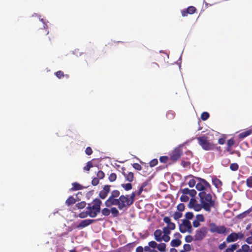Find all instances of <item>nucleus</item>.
<instances>
[{
	"instance_id": "obj_1",
	"label": "nucleus",
	"mask_w": 252,
	"mask_h": 252,
	"mask_svg": "<svg viewBox=\"0 0 252 252\" xmlns=\"http://www.w3.org/2000/svg\"><path fill=\"white\" fill-rule=\"evenodd\" d=\"M118 190H113L108 198L105 201V205L107 207H111L113 205L118 206L119 210L127 209L131 204L128 199V195H121Z\"/></svg>"
},
{
	"instance_id": "obj_2",
	"label": "nucleus",
	"mask_w": 252,
	"mask_h": 252,
	"mask_svg": "<svg viewBox=\"0 0 252 252\" xmlns=\"http://www.w3.org/2000/svg\"><path fill=\"white\" fill-rule=\"evenodd\" d=\"M94 204L92 206L91 204H88L86 208V212H82L78 215L80 218H85L87 216L91 218H95L98 213L100 212V206L102 203L101 201L97 198L93 200Z\"/></svg>"
},
{
	"instance_id": "obj_3",
	"label": "nucleus",
	"mask_w": 252,
	"mask_h": 252,
	"mask_svg": "<svg viewBox=\"0 0 252 252\" xmlns=\"http://www.w3.org/2000/svg\"><path fill=\"white\" fill-rule=\"evenodd\" d=\"M163 221L167 223V225L163 228L162 231L158 229V242L164 241L167 242L170 240L169 235L171 230H174L176 226L174 223L171 221V219L168 217H165Z\"/></svg>"
},
{
	"instance_id": "obj_4",
	"label": "nucleus",
	"mask_w": 252,
	"mask_h": 252,
	"mask_svg": "<svg viewBox=\"0 0 252 252\" xmlns=\"http://www.w3.org/2000/svg\"><path fill=\"white\" fill-rule=\"evenodd\" d=\"M200 203L203 204V209L210 212L211 208L215 207V201L213 199L210 193H206L204 191L199 193Z\"/></svg>"
},
{
	"instance_id": "obj_5",
	"label": "nucleus",
	"mask_w": 252,
	"mask_h": 252,
	"mask_svg": "<svg viewBox=\"0 0 252 252\" xmlns=\"http://www.w3.org/2000/svg\"><path fill=\"white\" fill-rule=\"evenodd\" d=\"M198 144L203 149L206 151L213 150L215 149L216 145L209 141L208 137L205 136H202L196 138Z\"/></svg>"
},
{
	"instance_id": "obj_6",
	"label": "nucleus",
	"mask_w": 252,
	"mask_h": 252,
	"mask_svg": "<svg viewBox=\"0 0 252 252\" xmlns=\"http://www.w3.org/2000/svg\"><path fill=\"white\" fill-rule=\"evenodd\" d=\"M210 231L211 233H217L218 234H225L229 232V229H227L224 225L218 226L215 223H211Z\"/></svg>"
},
{
	"instance_id": "obj_7",
	"label": "nucleus",
	"mask_w": 252,
	"mask_h": 252,
	"mask_svg": "<svg viewBox=\"0 0 252 252\" xmlns=\"http://www.w3.org/2000/svg\"><path fill=\"white\" fill-rule=\"evenodd\" d=\"M179 230L183 233L187 231L191 233L192 232V226L189 220H183L182 223L179 225Z\"/></svg>"
},
{
	"instance_id": "obj_8",
	"label": "nucleus",
	"mask_w": 252,
	"mask_h": 252,
	"mask_svg": "<svg viewBox=\"0 0 252 252\" xmlns=\"http://www.w3.org/2000/svg\"><path fill=\"white\" fill-rule=\"evenodd\" d=\"M207 232L208 230L206 227H202L196 230L194 235V240L195 241L202 240L206 236Z\"/></svg>"
},
{
	"instance_id": "obj_9",
	"label": "nucleus",
	"mask_w": 252,
	"mask_h": 252,
	"mask_svg": "<svg viewBox=\"0 0 252 252\" xmlns=\"http://www.w3.org/2000/svg\"><path fill=\"white\" fill-rule=\"evenodd\" d=\"M199 182L196 185V189L199 191H203L207 188L211 189L210 185L203 179L198 178Z\"/></svg>"
},
{
	"instance_id": "obj_10",
	"label": "nucleus",
	"mask_w": 252,
	"mask_h": 252,
	"mask_svg": "<svg viewBox=\"0 0 252 252\" xmlns=\"http://www.w3.org/2000/svg\"><path fill=\"white\" fill-rule=\"evenodd\" d=\"M182 155V150L179 148H176L170 154V159L172 161L176 162L181 158Z\"/></svg>"
},
{
	"instance_id": "obj_11",
	"label": "nucleus",
	"mask_w": 252,
	"mask_h": 252,
	"mask_svg": "<svg viewBox=\"0 0 252 252\" xmlns=\"http://www.w3.org/2000/svg\"><path fill=\"white\" fill-rule=\"evenodd\" d=\"M110 185H104L103 187L102 190L100 191L99 193V197L102 199H104L106 198L108 195V193L110 191Z\"/></svg>"
},
{
	"instance_id": "obj_12",
	"label": "nucleus",
	"mask_w": 252,
	"mask_h": 252,
	"mask_svg": "<svg viewBox=\"0 0 252 252\" xmlns=\"http://www.w3.org/2000/svg\"><path fill=\"white\" fill-rule=\"evenodd\" d=\"M196 11V9L193 6H190L186 9L182 10V15L183 17L187 16L188 14H193Z\"/></svg>"
},
{
	"instance_id": "obj_13",
	"label": "nucleus",
	"mask_w": 252,
	"mask_h": 252,
	"mask_svg": "<svg viewBox=\"0 0 252 252\" xmlns=\"http://www.w3.org/2000/svg\"><path fill=\"white\" fill-rule=\"evenodd\" d=\"M95 220H94L86 219L82 220L81 222L77 225V228L78 229L82 228L88 226L90 224L94 222Z\"/></svg>"
},
{
	"instance_id": "obj_14",
	"label": "nucleus",
	"mask_w": 252,
	"mask_h": 252,
	"mask_svg": "<svg viewBox=\"0 0 252 252\" xmlns=\"http://www.w3.org/2000/svg\"><path fill=\"white\" fill-rule=\"evenodd\" d=\"M169 55L165 52L160 51L158 55V60L162 63H168Z\"/></svg>"
},
{
	"instance_id": "obj_15",
	"label": "nucleus",
	"mask_w": 252,
	"mask_h": 252,
	"mask_svg": "<svg viewBox=\"0 0 252 252\" xmlns=\"http://www.w3.org/2000/svg\"><path fill=\"white\" fill-rule=\"evenodd\" d=\"M181 191L182 193V194L186 195L189 194L192 197H194L197 193L195 189H189L188 188H185L184 189H182L181 190Z\"/></svg>"
},
{
	"instance_id": "obj_16",
	"label": "nucleus",
	"mask_w": 252,
	"mask_h": 252,
	"mask_svg": "<svg viewBox=\"0 0 252 252\" xmlns=\"http://www.w3.org/2000/svg\"><path fill=\"white\" fill-rule=\"evenodd\" d=\"M237 240H238L237 235L235 232H233L230 234L226 239V241L227 243L235 242Z\"/></svg>"
},
{
	"instance_id": "obj_17",
	"label": "nucleus",
	"mask_w": 252,
	"mask_h": 252,
	"mask_svg": "<svg viewBox=\"0 0 252 252\" xmlns=\"http://www.w3.org/2000/svg\"><path fill=\"white\" fill-rule=\"evenodd\" d=\"M123 174L125 177L126 181L129 182H131L133 181L134 178V175L132 172H128V174H126L125 173H124Z\"/></svg>"
},
{
	"instance_id": "obj_18",
	"label": "nucleus",
	"mask_w": 252,
	"mask_h": 252,
	"mask_svg": "<svg viewBox=\"0 0 252 252\" xmlns=\"http://www.w3.org/2000/svg\"><path fill=\"white\" fill-rule=\"evenodd\" d=\"M182 244V242L179 239L172 240L170 242V245L173 247H178Z\"/></svg>"
},
{
	"instance_id": "obj_19",
	"label": "nucleus",
	"mask_w": 252,
	"mask_h": 252,
	"mask_svg": "<svg viewBox=\"0 0 252 252\" xmlns=\"http://www.w3.org/2000/svg\"><path fill=\"white\" fill-rule=\"evenodd\" d=\"M212 182L213 185L218 189L220 188L222 185L221 181L217 178L213 179Z\"/></svg>"
},
{
	"instance_id": "obj_20",
	"label": "nucleus",
	"mask_w": 252,
	"mask_h": 252,
	"mask_svg": "<svg viewBox=\"0 0 252 252\" xmlns=\"http://www.w3.org/2000/svg\"><path fill=\"white\" fill-rule=\"evenodd\" d=\"M76 200L72 196H70L65 201V204L68 206L74 204Z\"/></svg>"
},
{
	"instance_id": "obj_21",
	"label": "nucleus",
	"mask_w": 252,
	"mask_h": 252,
	"mask_svg": "<svg viewBox=\"0 0 252 252\" xmlns=\"http://www.w3.org/2000/svg\"><path fill=\"white\" fill-rule=\"evenodd\" d=\"M252 131L251 130H248L243 132H241L239 135V137L241 139H243L249 135H250L252 133Z\"/></svg>"
},
{
	"instance_id": "obj_22",
	"label": "nucleus",
	"mask_w": 252,
	"mask_h": 252,
	"mask_svg": "<svg viewBox=\"0 0 252 252\" xmlns=\"http://www.w3.org/2000/svg\"><path fill=\"white\" fill-rule=\"evenodd\" d=\"M197 203L196 200L195 198H191L188 204V207L190 209H192Z\"/></svg>"
},
{
	"instance_id": "obj_23",
	"label": "nucleus",
	"mask_w": 252,
	"mask_h": 252,
	"mask_svg": "<svg viewBox=\"0 0 252 252\" xmlns=\"http://www.w3.org/2000/svg\"><path fill=\"white\" fill-rule=\"evenodd\" d=\"M110 213H111L113 217H117L119 215V211L116 207L111 208Z\"/></svg>"
},
{
	"instance_id": "obj_24",
	"label": "nucleus",
	"mask_w": 252,
	"mask_h": 252,
	"mask_svg": "<svg viewBox=\"0 0 252 252\" xmlns=\"http://www.w3.org/2000/svg\"><path fill=\"white\" fill-rule=\"evenodd\" d=\"M73 188L71 189L72 190H80L83 189V187L78 183L75 182L72 184Z\"/></svg>"
},
{
	"instance_id": "obj_25",
	"label": "nucleus",
	"mask_w": 252,
	"mask_h": 252,
	"mask_svg": "<svg viewBox=\"0 0 252 252\" xmlns=\"http://www.w3.org/2000/svg\"><path fill=\"white\" fill-rule=\"evenodd\" d=\"M93 167V163L91 161H88L87 162L86 165L83 167V170L84 171H90L91 168Z\"/></svg>"
},
{
	"instance_id": "obj_26",
	"label": "nucleus",
	"mask_w": 252,
	"mask_h": 252,
	"mask_svg": "<svg viewBox=\"0 0 252 252\" xmlns=\"http://www.w3.org/2000/svg\"><path fill=\"white\" fill-rule=\"evenodd\" d=\"M86 205V203L85 201H81L79 203H78L76 204V207L79 209H82L85 207Z\"/></svg>"
},
{
	"instance_id": "obj_27",
	"label": "nucleus",
	"mask_w": 252,
	"mask_h": 252,
	"mask_svg": "<svg viewBox=\"0 0 252 252\" xmlns=\"http://www.w3.org/2000/svg\"><path fill=\"white\" fill-rule=\"evenodd\" d=\"M136 195L135 192H132L130 195H128V199L130 201V203L132 205L134 201V197Z\"/></svg>"
},
{
	"instance_id": "obj_28",
	"label": "nucleus",
	"mask_w": 252,
	"mask_h": 252,
	"mask_svg": "<svg viewBox=\"0 0 252 252\" xmlns=\"http://www.w3.org/2000/svg\"><path fill=\"white\" fill-rule=\"evenodd\" d=\"M196 212L200 211L202 209H203V204L202 203H197L192 208Z\"/></svg>"
},
{
	"instance_id": "obj_29",
	"label": "nucleus",
	"mask_w": 252,
	"mask_h": 252,
	"mask_svg": "<svg viewBox=\"0 0 252 252\" xmlns=\"http://www.w3.org/2000/svg\"><path fill=\"white\" fill-rule=\"evenodd\" d=\"M210 115L207 112H203L201 115V119L203 121H206L209 118Z\"/></svg>"
},
{
	"instance_id": "obj_30",
	"label": "nucleus",
	"mask_w": 252,
	"mask_h": 252,
	"mask_svg": "<svg viewBox=\"0 0 252 252\" xmlns=\"http://www.w3.org/2000/svg\"><path fill=\"white\" fill-rule=\"evenodd\" d=\"M230 168L232 171H237L239 168V165L236 163H233L230 164Z\"/></svg>"
},
{
	"instance_id": "obj_31",
	"label": "nucleus",
	"mask_w": 252,
	"mask_h": 252,
	"mask_svg": "<svg viewBox=\"0 0 252 252\" xmlns=\"http://www.w3.org/2000/svg\"><path fill=\"white\" fill-rule=\"evenodd\" d=\"M247 186L250 188H252V176H250L246 180Z\"/></svg>"
},
{
	"instance_id": "obj_32",
	"label": "nucleus",
	"mask_w": 252,
	"mask_h": 252,
	"mask_svg": "<svg viewBox=\"0 0 252 252\" xmlns=\"http://www.w3.org/2000/svg\"><path fill=\"white\" fill-rule=\"evenodd\" d=\"M182 217V213L181 212H175L173 217L175 220H178Z\"/></svg>"
},
{
	"instance_id": "obj_33",
	"label": "nucleus",
	"mask_w": 252,
	"mask_h": 252,
	"mask_svg": "<svg viewBox=\"0 0 252 252\" xmlns=\"http://www.w3.org/2000/svg\"><path fill=\"white\" fill-rule=\"evenodd\" d=\"M96 176L98 179H103L105 177V174L102 171L99 170L97 172Z\"/></svg>"
},
{
	"instance_id": "obj_34",
	"label": "nucleus",
	"mask_w": 252,
	"mask_h": 252,
	"mask_svg": "<svg viewBox=\"0 0 252 252\" xmlns=\"http://www.w3.org/2000/svg\"><path fill=\"white\" fill-rule=\"evenodd\" d=\"M101 213L103 215L105 216H108L110 214V210L108 208H105L101 210Z\"/></svg>"
},
{
	"instance_id": "obj_35",
	"label": "nucleus",
	"mask_w": 252,
	"mask_h": 252,
	"mask_svg": "<svg viewBox=\"0 0 252 252\" xmlns=\"http://www.w3.org/2000/svg\"><path fill=\"white\" fill-rule=\"evenodd\" d=\"M122 187L125 189L126 190H129L132 189V185L130 183L126 184H122Z\"/></svg>"
},
{
	"instance_id": "obj_36",
	"label": "nucleus",
	"mask_w": 252,
	"mask_h": 252,
	"mask_svg": "<svg viewBox=\"0 0 252 252\" xmlns=\"http://www.w3.org/2000/svg\"><path fill=\"white\" fill-rule=\"evenodd\" d=\"M241 249L244 252H251L250 247L247 244H244L242 246Z\"/></svg>"
},
{
	"instance_id": "obj_37",
	"label": "nucleus",
	"mask_w": 252,
	"mask_h": 252,
	"mask_svg": "<svg viewBox=\"0 0 252 252\" xmlns=\"http://www.w3.org/2000/svg\"><path fill=\"white\" fill-rule=\"evenodd\" d=\"M116 179L117 175L114 173H111L108 177L109 180L111 182L115 181Z\"/></svg>"
},
{
	"instance_id": "obj_38",
	"label": "nucleus",
	"mask_w": 252,
	"mask_h": 252,
	"mask_svg": "<svg viewBox=\"0 0 252 252\" xmlns=\"http://www.w3.org/2000/svg\"><path fill=\"white\" fill-rule=\"evenodd\" d=\"M197 220L199 222H204L205 221L204 217L202 214H198L196 216Z\"/></svg>"
},
{
	"instance_id": "obj_39",
	"label": "nucleus",
	"mask_w": 252,
	"mask_h": 252,
	"mask_svg": "<svg viewBox=\"0 0 252 252\" xmlns=\"http://www.w3.org/2000/svg\"><path fill=\"white\" fill-rule=\"evenodd\" d=\"M185 217H186V219L185 220H191V219H192L193 218V214L192 212H188L186 213Z\"/></svg>"
},
{
	"instance_id": "obj_40",
	"label": "nucleus",
	"mask_w": 252,
	"mask_h": 252,
	"mask_svg": "<svg viewBox=\"0 0 252 252\" xmlns=\"http://www.w3.org/2000/svg\"><path fill=\"white\" fill-rule=\"evenodd\" d=\"M166 249V244L165 243L158 244V251L164 252Z\"/></svg>"
},
{
	"instance_id": "obj_41",
	"label": "nucleus",
	"mask_w": 252,
	"mask_h": 252,
	"mask_svg": "<svg viewBox=\"0 0 252 252\" xmlns=\"http://www.w3.org/2000/svg\"><path fill=\"white\" fill-rule=\"evenodd\" d=\"M181 164L184 167L189 168L191 163L189 161H186L185 160H182L181 161Z\"/></svg>"
},
{
	"instance_id": "obj_42",
	"label": "nucleus",
	"mask_w": 252,
	"mask_h": 252,
	"mask_svg": "<svg viewBox=\"0 0 252 252\" xmlns=\"http://www.w3.org/2000/svg\"><path fill=\"white\" fill-rule=\"evenodd\" d=\"M55 75L59 79L63 78L64 76L63 72L62 71H58L55 72Z\"/></svg>"
},
{
	"instance_id": "obj_43",
	"label": "nucleus",
	"mask_w": 252,
	"mask_h": 252,
	"mask_svg": "<svg viewBox=\"0 0 252 252\" xmlns=\"http://www.w3.org/2000/svg\"><path fill=\"white\" fill-rule=\"evenodd\" d=\"M149 245L151 249H154L157 247V243L155 241H151L149 242Z\"/></svg>"
},
{
	"instance_id": "obj_44",
	"label": "nucleus",
	"mask_w": 252,
	"mask_h": 252,
	"mask_svg": "<svg viewBox=\"0 0 252 252\" xmlns=\"http://www.w3.org/2000/svg\"><path fill=\"white\" fill-rule=\"evenodd\" d=\"M189 200V197L186 194H183L180 197V200L182 202H187Z\"/></svg>"
},
{
	"instance_id": "obj_45",
	"label": "nucleus",
	"mask_w": 252,
	"mask_h": 252,
	"mask_svg": "<svg viewBox=\"0 0 252 252\" xmlns=\"http://www.w3.org/2000/svg\"><path fill=\"white\" fill-rule=\"evenodd\" d=\"M99 183V179L96 177H94L92 179V184L94 186H97Z\"/></svg>"
},
{
	"instance_id": "obj_46",
	"label": "nucleus",
	"mask_w": 252,
	"mask_h": 252,
	"mask_svg": "<svg viewBox=\"0 0 252 252\" xmlns=\"http://www.w3.org/2000/svg\"><path fill=\"white\" fill-rule=\"evenodd\" d=\"M168 160V157L167 156H161L159 158V160L162 163H166Z\"/></svg>"
},
{
	"instance_id": "obj_47",
	"label": "nucleus",
	"mask_w": 252,
	"mask_h": 252,
	"mask_svg": "<svg viewBox=\"0 0 252 252\" xmlns=\"http://www.w3.org/2000/svg\"><path fill=\"white\" fill-rule=\"evenodd\" d=\"M143 249L146 252H157L156 250L151 249L149 245L145 246Z\"/></svg>"
},
{
	"instance_id": "obj_48",
	"label": "nucleus",
	"mask_w": 252,
	"mask_h": 252,
	"mask_svg": "<svg viewBox=\"0 0 252 252\" xmlns=\"http://www.w3.org/2000/svg\"><path fill=\"white\" fill-rule=\"evenodd\" d=\"M177 209L179 212H182L185 209V205L183 203H180L177 206Z\"/></svg>"
},
{
	"instance_id": "obj_49",
	"label": "nucleus",
	"mask_w": 252,
	"mask_h": 252,
	"mask_svg": "<svg viewBox=\"0 0 252 252\" xmlns=\"http://www.w3.org/2000/svg\"><path fill=\"white\" fill-rule=\"evenodd\" d=\"M235 143L234 140L233 138L229 139L227 140V145L229 147H232Z\"/></svg>"
},
{
	"instance_id": "obj_50",
	"label": "nucleus",
	"mask_w": 252,
	"mask_h": 252,
	"mask_svg": "<svg viewBox=\"0 0 252 252\" xmlns=\"http://www.w3.org/2000/svg\"><path fill=\"white\" fill-rule=\"evenodd\" d=\"M183 248L186 252L190 251L191 249L189 244H185L183 246Z\"/></svg>"
},
{
	"instance_id": "obj_51",
	"label": "nucleus",
	"mask_w": 252,
	"mask_h": 252,
	"mask_svg": "<svg viewBox=\"0 0 252 252\" xmlns=\"http://www.w3.org/2000/svg\"><path fill=\"white\" fill-rule=\"evenodd\" d=\"M93 153L92 148L90 147H88L85 150V153L88 156L91 155Z\"/></svg>"
},
{
	"instance_id": "obj_52",
	"label": "nucleus",
	"mask_w": 252,
	"mask_h": 252,
	"mask_svg": "<svg viewBox=\"0 0 252 252\" xmlns=\"http://www.w3.org/2000/svg\"><path fill=\"white\" fill-rule=\"evenodd\" d=\"M133 167L137 170H141L142 169L141 166L138 163H135L133 164Z\"/></svg>"
},
{
	"instance_id": "obj_53",
	"label": "nucleus",
	"mask_w": 252,
	"mask_h": 252,
	"mask_svg": "<svg viewBox=\"0 0 252 252\" xmlns=\"http://www.w3.org/2000/svg\"><path fill=\"white\" fill-rule=\"evenodd\" d=\"M196 182L194 179H191L189 181L188 185L189 187L192 188L195 185Z\"/></svg>"
},
{
	"instance_id": "obj_54",
	"label": "nucleus",
	"mask_w": 252,
	"mask_h": 252,
	"mask_svg": "<svg viewBox=\"0 0 252 252\" xmlns=\"http://www.w3.org/2000/svg\"><path fill=\"white\" fill-rule=\"evenodd\" d=\"M193 240V237L191 235H187L185 237V241L186 242L190 243Z\"/></svg>"
},
{
	"instance_id": "obj_55",
	"label": "nucleus",
	"mask_w": 252,
	"mask_h": 252,
	"mask_svg": "<svg viewBox=\"0 0 252 252\" xmlns=\"http://www.w3.org/2000/svg\"><path fill=\"white\" fill-rule=\"evenodd\" d=\"M158 164V159H154L150 162V166L153 167Z\"/></svg>"
},
{
	"instance_id": "obj_56",
	"label": "nucleus",
	"mask_w": 252,
	"mask_h": 252,
	"mask_svg": "<svg viewBox=\"0 0 252 252\" xmlns=\"http://www.w3.org/2000/svg\"><path fill=\"white\" fill-rule=\"evenodd\" d=\"M192 225L193 226V227L196 228V227H198L200 226V222L198 221V220H194L193 222H192Z\"/></svg>"
},
{
	"instance_id": "obj_57",
	"label": "nucleus",
	"mask_w": 252,
	"mask_h": 252,
	"mask_svg": "<svg viewBox=\"0 0 252 252\" xmlns=\"http://www.w3.org/2000/svg\"><path fill=\"white\" fill-rule=\"evenodd\" d=\"M160 205L163 206L164 207L166 208L170 205V203L166 202L164 201H161L160 202Z\"/></svg>"
},
{
	"instance_id": "obj_58",
	"label": "nucleus",
	"mask_w": 252,
	"mask_h": 252,
	"mask_svg": "<svg viewBox=\"0 0 252 252\" xmlns=\"http://www.w3.org/2000/svg\"><path fill=\"white\" fill-rule=\"evenodd\" d=\"M226 244L224 242H223L222 243L220 244L219 246V249L220 250H222L223 249H224L225 247H226Z\"/></svg>"
},
{
	"instance_id": "obj_59",
	"label": "nucleus",
	"mask_w": 252,
	"mask_h": 252,
	"mask_svg": "<svg viewBox=\"0 0 252 252\" xmlns=\"http://www.w3.org/2000/svg\"><path fill=\"white\" fill-rule=\"evenodd\" d=\"M236 234L237 235L238 239H242L244 237V235L242 232L236 233Z\"/></svg>"
},
{
	"instance_id": "obj_60",
	"label": "nucleus",
	"mask_w": 252,
	"mask_h": 252,
	"mask_svg": "<svg viewBox=\"0 0 252 252\" xmlns=\"http://www.w3.org/2000/svg\"><path fill=\"white\" fill-rule=\"evenodd\" d=\"M239 245L238 244H237V243H235V244H232L230 248L234 251V250L237 249L239 247Z\"/></svg>"
},
{
	"instance_id": "obj_61",
	"label": "nucleus",
	"mask_w": 252,
	"mask_h": 252,
	"mask_svg": "<svg viewBox=\"0 0 252 252\" xmlns=\"http://www.w3.org/2000/svg\"><path fill=\"white\" fill-rule=\"evenodd\" d=\"M225 139L224 138H220L219 139L218 143L220 144L223 145L225 143Z\"/></svg>"
},
{
	"instance_id": "obj_62",
	"label": "nucleus",
	"mask_w": 252,
	"mask_h": 252,
	"mask_svg": "<svg viewBox=\"0 0 252 252\" xmlns=\"http://www.w3.org/2000/svg\"><path fill=\"white\" fill-rule=\"evenodd\" d=\"M246 242L248 243V244H252V236H250V237H248L246 239Z\"/></svg>"
},
{
	"instance_id": "obj_63",
	"label": "nucleus",
	"mask_w": 252,
	"mask_h": 252,
	"mask_svg": "<svg viewBox=\"0 0 252 252\" xmlns=\"http://www.w3.org/2000/svg\"><path fill=\"white\" fill-rule=\"evenodd\" d=\"M144 249L142 246H138L136 249V252H143Z\"/></svg>"
},
{
	"instance_id": "obj_64",
	"label": "nucleus",
	"mask_w": 252,
	"mask_h": 252,
	"mask_svg": "<svg viewBox=\"0 0 252 252\" xmlns=\"http://www.w3.org/2000/svg\"><path fill=\"white\" fill-rule=\"evenodd\" d=\"M174 236L176 238V239L181 238L182 237V235L178 232L174 234Z\"/></svg>"
}]
</instances>
